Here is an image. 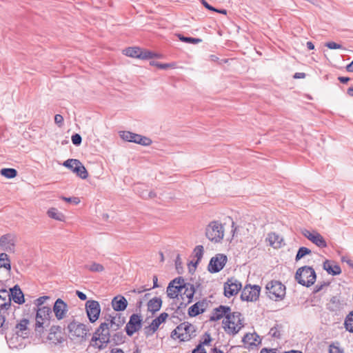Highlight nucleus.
<instances>
[{"label":"nucleus","mask_w":353,"mask_h":353,"mask_svg":"<svg viewBox=\"0 0 353 353\" xmlns=\"http://www.w3.org/2000/svg\"><path fill=\"white\" fill-rule=\"evenodd\" d=\"M114 332L111 330L108 322L104 321L95 330L91 340V345L99 350L105 348L111 341L112 333Z\"/></svg>","instance_id":"f257e3e1"},{"label":"nucleus","mask_w":353,"mask_h":353,"mask_svg":"<svg viewBox=\"0 0 353 353\" xmlns=\"http://www.w3.org/2000/svg\"><path fill=\"white\" fill-rule=\"evenodd\" d=\"M243 321L240 312H230L227 319L223 321L225 332L230 335L236 334L243 327Z\"/></svg>","instance_id":"f03ea898"},{"label":"nucleus","mask_w":353,"mask_h":353,"mask_svg":"<svg viewBox=\"0 0 353 353\" xmlns=\"http://www.w3.org/2000/svg\"><path fill=\"white\" fill-rule=\"evenodd\" d=\"M34 310L37 311L34 330L37 335L41 336L44 329L50 325L52 310L48 306L39 307Z\"/></svg>","instance_id":"7ed1b4c3"},{"label":"nucleus","mask_w":353,"mask_h":353,"mask_svg":"<svg viewBox=\"0 0 353 353\" xmlns=\"http://www.w3.org/2000/svg\"><path fill=\"white\" fill-rule=\"evenodd\" d=\"M316 274L314 270L310 266L299 268L295 274V280L303 286L310 287L316 281Z\"/></svg>","instance_id":"20e7f679"},{"label":"nucleus","mask_w":353,"mask_h":353,"mask_svg":"<svg viewBox=\"0 0 353 353\" xmlns=\"http://www.w3.org/2000/svg\"><path fill=\"white\" fill-rule=\"evenodd\" d=\"M67 330L68 336L71 339L79 341L85 340L87 334L90 331L86 325L74 320L68 323Z\"/></svg>","instance_id":"39448f33"},{"label":"nucleus","mask_w":353,"mask_h":353,"mask_svg":"<svg viewBox=\"0 0 353 353\" xmlns=\"http://www.w3.org/2000/svg\"><path fill=\"white\" fill-rule=\"evenodd\" d=\"M266 294L274 301H281L285 296V286L279 281H271L266 284Z\"/></svg>","instance_id":"423d86ee"},{"label":"nucleus","mask_w":353,"mask_h":353,"mask_svg":"<svg viewBox=\"0 0 353 353\" xmlns=\"http://www.w3.org/2000/svg\"><path fill=\"white\" fill-rule=\"evenodd\" d=\"M205 236L212 242L220 243L224 236V228L219 221H212L206 227Z\"/></svg>","instance_id":"0eeeda50"},{"label":"nucleus","mask_w":353,"mask_h":353,"mask_svg":"<svg viewBox=\"0 0 353 353\" xmlns=\"http://www.w3.org/2000/svg\"><path fill=\"white\" fill-rule=\"evenodd\" d=\"M194 330V327L190 323L184 322L174 329L171 333V337L179 339L181 341H188L191 338L190 332Z\"/></svg>","instance_id":"6e6552de"},{"label":"nucleus","mask_w":353,"mask_h":353,"mask_svg":"<svg viewBox=\"0 0 353 353\" xmlns=\"http://www.w3.org/2000/svg\"><path fill=\"white\" fill-rule=\"evenodd\" d=\"M102 319L110 326L112 331H117L125 321V317L117 312L110 314H103Z\"/></svg>","instance_id":"1a4fd4ad"},{"label":"nucleus","mask_w":353,"mask_h":353,"mask_svg":"<svg viewBox=\"0 0 353 353\" xmlns=\"http://www.w3.org/2000/svg\"><path fill=\"white\" fill-rule=\"evenodd\" d=\"M260 291L259 285H247L242 290L241 299L242 301H255L259 299Z\"/></svg>","instance_id":"9d476101"},{"label":"nucleus","mask_w":353,"mask_h":353,"mask_svg":"<svg viewBox=\"0 0 353 353\" xmlns=\"http://www.w3.org/2000/svg\"><path fill=\"white\" fill-rule=\"evenodd\" d=\"M85 310L90 323L96 322L101 313V307L98 301L88 300L85 303Z\"/></svg>","instance_id":"9b49d317"},{"label":"nucleus","mask_w":353,"mask_h":353,"mask_svg":"<svg viewBox=\"0 0 353 353\" xmlns=\"http://www.w3.org/2000/svg\"><path fill=\"white\" fill-rule=\"evenodd\" d=\"M227 256L223 254H217L212 257L208 265V271L211 273H216L221 271L227 263Z\"/></svg>","instance_id":"f8f14e48"},{"label":"nucleus","mask_w":353,"mask_h":353,"mask_svg":"<svg viewBox=\"0 0 353 353\" xmlns=\"http://www.w3.org/2000/svg\"><path fill=\"white\" fill-rule=\"evenodd\" d=\"M17 237L14 234L8 233L0 237V247L4 251L14 252Z\"/></svg>","instance_id":"ddd939ff"},{"label":"nucleus","mask_w":353,"mask_h":353,"mask_svg":"<svg viewBox=\"0 0 353 353\" xmlns=\"http://www.w3.org/2000/svg\"><path fill=\"white\" fill-rule=\"evenodd\" d=\"M141 316L137 314H133L125 325V332L128 336H131L141 328Z\"/></svg>","instance_id":"4468645a"},{"label":"nucleus","mask_w":353,"mask_h":353,"mask_svg":"<svg viewBox=\"0 0 353 353\" xmlns=\"http://www.w3.org/2000/svg\"><path fill=\"white\" fill-rule=\"evenodd\" d=\"M241 288V283L234 278H230L224 283V295L230 298L236 295Z\"/></svg>","instance_id":"2eb2a0df"},{"label":"nucleus","mask_w":353,"mask_h":353,"mask_svg":"<svg viewBox=\"0 0 353 353\" xmlns=\"http://www.w3.org/2000/svg\"><path fill=\"white\" fill-rule=\"evenodd\" d=\"M184 279L181 277L176 278L172 280L167 288V295L170 299H174L178 296L179 293L182 292V284Z\"/></svg>","instance_id":"dca6fc26"},{"label":"nucleus","mask_w":353,"mask_h":353,"mask_svg":"<svg viewBox=\"0 0 353 353\" xmlns=\"http://www.w3.org/2000/svg\"><path fill=\"white\" fill-rule=\"evenodd\" d=\"M303 235L314 244L319 248H326L327 243L323 236L316 231L310 232L307 230H304L302 232Z\"/></svg>","instance_id":"f3484780"},{"label":"nucleus","mask_w":353,"mask_h":353,"mask_svg":"<svg viewBox=\"0 0 353 353\" xmlns=\"http://www.w3.org/2000/svg\"><path fill=\"white\" fill-rule=\"evenodd\" d=\"M68 312L67 304L61 299L56 300L53 306V312L58 320L63 319Z\"/></svg>","instance_id":"a211bd4d"},{"label":"nucleus","mask_w":353,"mask_h":353,"mask_svg":"<svg viewBox=\"0 0 353 353\" xmlns=\"http://www.w3.org/2000/svg\"><path fill=\"white\" fill-rule=\"evenodd\" d=\"M231 312V309L229 306L220 305L218 307L214 309L212 314L210 318L211 321H216L225 317L227 319V316H229Z\"/></svg>","instance_id":"6ab92c4d"},{"label":"nucleus","mask_w":353,"mask_h":353,"mask_svg":"<svg viewBox=\"0 0 353 353\" xmlns=\"http://www.w3.org/2000/svg\"><path fill=\"white\" fill-rule=\"evenodd\" d=\"M9 292V297H10V301H13L18 304H22L25 302L24 295L18 285H14L10 288Z\"/></svg>","instance_id":"aec40b11"},{"label":"nucleus","mask_w":353,"mask_h":353,"mask_svg":"<svg viewBox=\"0 0 353 353\" xmlns=\"http://www.w3.org/2000/svg\"><path fill=\"white\" fill-rule=\"evenodd\" d=\"M208 305L207 302L203 300L201 301H198L188 309V314L190 316H196L200 314L203 313Z\"/></svg>","instance_id":"412c9836"},{"label":"nucleus","mask_w":353,"mask_h":353,"mask_svg":"<svg viewBox=\"0 0 353 353\" xmlns=\"http://www.w3.org/2000/svg\"><path fill=\"white\" fill-rule=\"evenodd\" d=\"M111 304L115 312H120L126 309L128 301L124 296L119 295L113 298Z\"/></svg>","instance_id":"4be33fe9"},{"label":"nucleus","mask_w":353,"mask_h":353,"mask_svg":"<svg viewBox=\"0 0 353 353\" xmlns=\"http://www.w3.org/2000/svg\"><path fill=\"white\" fill-rule=\"evenodd\" d=\"M48 339L53 343H61L63 338L61 337V328L59 326H52L48 336Z\"/></svg>","instance_id":"5701e85b"},{"label":"nucleus","mask_w":353,"mask_h":353,"mask_svg":"<svg viewBox=\"0 0 353 353\" xmlns=\"http://www.w3.org/2000/svg\"><path fill=\"white\" fill-rule=\"evenodd\" d=\"M343 303L341 301L339 296H332L327 304V309L331 312H338L343 308Z\"/></svg>","instance_id":"b1692460"},{"label":"nucleus","mask_w":353,"mask_h":353,"mask_svg":"<svg viewBox=\"0 0 353 353\" xmlns=\"http://www.w3.org/2000/svg\"><path fill=\"white\" fill-rule=\"evenodd\" d=\"M323 269L327 271L329 274L336 276L341 273V269L339 265L334 264L329 260H325L323 263Z\"/></svg>","instance_id":"393cba45"},{"label":"nucleus","mask_w":353,"mask_h":353,"mask_svg":"<svg viewBox=\"0 0 353 353\" xmlns=\"http://www.w3.org/2000/svg\"><path fill=\"white\" fill-rule=\"evenodd\" d=\"M182 290H184L183 294H181L182 299H184L183 296H185L186 298L188 299L187 303H191L195 292L194 285L190 283H185L184 281L182 284Z\"/></svg>","instance_id":"a878e982"},{"label":"nucleus","mask_w":353,"mask_h":353,"mask_svg":"<svg viewBox=\"0 0 353 353\" xmlns=\"http://www.w3.org/2000/svg\"><path fill=\"white\" fill-rule=\"evenodd\" d=\"M29 323V320L27 319H21L15 326L17 334L23 338L27 337L28 334V325Z\"/></svg>","instance_id":"bb28decb"},{"label":"nucleus","mask_w":353,"mask_h":353,"mask_svg":"<svg viewBox=\"0 0 353 353\" xmlns=\"http://www.w3.org/2000/svg\"><path fill=\"white\" fill-rule=\"evenodd\" d=\"M10 297L9 292L6 290H0V309H11Z\"/></svg>","instance_id":"cd10ccee"},{"label":"nucleus","mask_w":353,"mask_h":353,"mask_svg":"<svg viewBox=\"0 0 353 353\" xmlns=\"http://www.w3.org/2000/svg\"><path fill=\"white\" fill-rule=\"evenodd\" d=\"M161 299L160 297H154L148 302V310L154 314L161 309Z\"/></svg>","instance_id":"c85d7f7f"},{"label":"nucleus","mask_w":353,"mask_h":353,"mask_svg":"<svg viewBox=\"0 0 353 353\" xmlns=\"http://www.w3.org/2000/svg\"><path fill=\"white\" fill-rule=\"evenodd\" d=\"M212 339L210 334L208 333H205L204 334L203 340L199 343L196 348L193 350L192 353H207L203 346L209 345Z\"/></svg>","instance_id":"c756f323"},{"label":"nucleus","mask_w":353,"mask_h":353,"mask_svg":"<svg viewBox=\"0 0 353 353\" xmlns=\"http://www.w3.org/2000/svg\"><path fill=\"white\" fill-rule=\"evenodd\" d=\"M267 239L269 241L270 245L274 248H280L281 246L283 239L275 232L269 233Z\"/></svg>","instance_id":"7c9ffc66"},{"label":"nucleus","mask_w":353,"mask_h":353,"mask_svg":"<svg viewBox=\"0 0 353 353\" xmlns=\"http://www.w3.org/2000/svg\"><path fill=\"white\" fill-rule=\"evenodd\" d=\"M74 173L82 179H85L88 176V173L85 166L79 160L77 163L74 166Z\"/></svg>","instance_id":"2f4dec72"},{"label":"nucleus","mask_w":353,"mask_h":353,"mask_svg":"<svg viewBox=\"0 0 353 353\" xmlns=\"http://www.w3.org/2000/svg\"><path fill=\"white\" fill-rule=\"evenodd\" d=\"M259 338V336L256 333H253V334L248 333V334H246L243 337L242 341L244 343L248 344L250 346H252V345L256 346V342H258V343H261L260 341H258V340H257Z\"/></svg>","instance_id":"473e14b6"},{"label":"nucleus","mask_w":353,"mask_h":353,"mask_svg":"<svg viewBox=\"0 0 353 353\" xmlns=\"http://www.w3.org/2000/svg\"><path fill=\"white\" fill-rule=\"evenodd\" d=\"M47 214L50 218L57 221H63L65 219L64 214L55 208H50L47 212Z\"/></svg>","instance_id":"72a5a7b5"},{"label":"nucleus","mask_w":353,"mask_h":353,"mask_svg":"<svg viewBox=\"0 0 353 353\" xmlns=\"http://www.w3.org/2000/svg\"><path fill=\"white\" fill-rule=\"evenodd\" d=\"M3 268L10 271L11 270V263L8 255L6 253L0 254V268Z\"/></svg>","instance_id":"f704fd0d"},{"label":"nucleus","mask_w":353,"mask_h":353,"mask_svg":"<svg viewBox=\"0 0 353 353\" xmlns=\"http://www.w3.org/2000/svg\"><path fill=\"white\" fill-rule=\"evenodd\" d=\"M160 325L161 323H159L155 318L148 326L144 328L145 334L147 336L152 335L157 330Z\"/></svg>","instance_id":"c9c22d12"},{"label":"nucleus","mask_w":353,"mask_h":353,"mask_svg":"<svg viewBox=\"0 0 353 353\" xmlns=\"http://www.w3.org/2000/svg\"><path fill=\"white\" fill-rule=\"evenodd\" d=\"M139 135V134H138L132 133L128 131H123L121 134V137L126 141L137 143Z\"/></svg>","instance_id":"e433bc0d"},{"label":"nucleus","mask_w":353,"mask_h":353,"mask_svg":"<svg viewBox=\"0 0 353 353\" xmlns=\"http://www.w3.org/2000/svg\"><path fill=\"white\" fill-rule=\"evenodd\" d=\"M141 48L138 47H129L125 48L123 52L124 54L130 57L133 58H139L140 54Z\"/></svg>","instance_id":"4c0bfd02"},{"label":"nucleus","mask_w":353,"mask_h":353,"mask_svg":"<svg viewBox=\"0 0 353 353\" xmlns=\"http://www.w3.org/2000/svg\"><path fill=\"white\" fill-rule=\"evenodd\" d=\"M0 174L7 179H13L17 175V171L14 168H2Z\"/></svg>","instance_id":"58836bf2"},{"label":"nucleus","mask_w":353,"mask_h":353,"mask_svg":"<svg viewBox=\"0 0 353 353\" xmlns=\"http://www.w3.org/2000/svg\"><path fill=\"white\" fill-rule=\"evenodd\" d=\"M84 268L85 269L93 272H101L104 270V268L101 264L95 262H93L91 264L85 265Z\"/></svg>","instance_id":"ea45409f"},{"label":"nucleus","mask_w":353,"mask_h":353,"mask_svg":"<svg viewBox=\"0 0 353 353\" xmlns=\"http://www.w3.org/2000/svg\"><path fill=\"white\" fill-rule=\"evenodd\" d=\"M194 257L196 258V261L193 264L196 267V264L201 260L203 255V245H197L195 247L193 251Z\"/></svg>","instance_id":"a19ab883"},{"label":"nucleus","mask_w":353,"mask_h":353,"mask_svg":"<svg viewBox=\"0 0 353 353\" xmlns=\"http://www.w3.org/2000/svg\"><path fill=\"white\" fill-rule=\"evenodd\" d=\"M10 309H0V327L3 329H7V323H6V319L7 316L9 314L8 310Z\"/></svg>","instance_id":"79ce46f5"},{"label":"nucleus","mask_w":353,"mask_h":353,"mask_svg":"<svg viewBox=\"0 0 353 353\" xmlns=\"http://www.w3.org/2000/svg\"><path fill=\"white\" fill-rule=\"evenodd\" d=\"M344 325L347 331L353 333V311L346 316Z\"/></svg>","instance_id":"37998d69"},{"label":"nucleus","mask_w":353,"mask_h":353,"mask_svg":"<svg viewBox=\"0 0 353 353\" xmlns=\"http://www.w3.org/2000/svg\"><path fill=\"white\" fill-rule=\"evenodd\" d=\"M311 252H312V251L309 248H307L306 247H301L296 253V255L295 256V261H299L300 259L303 258L305 256L311 254Z\"/></svg>","instance_id":"c03bdc74"},{"label":"nucleus","mask_w":353,"mask_h":353,"mask_svg":"<svg viewBox=\"0 0 353 353\" xmlns=\"http://www.w3.org/2000/svg\"><path fill=\"white\" fill-rule=\"evenodd\" d=\"M154 57H159V55L149 50H143L141 49L139 54V59H150Z\"/></svg>","instance_id":"a18cd8bd"},{"label":"nucleus","mask_w":353,"mask_h":353,"mask_svg":"<svg viewBox=\"0 0 353 353\" xmlns=\"http://www.w3.org/2000/svg\"><path fill=\"white\" fill-rule=\"evenodd\" d=\"M111 339L116 344L121 343L124 341L123 334L121 332L114 331L112 333Z\"/></svg>","instance_id":"49530a36"},{"label":"nucleus","mask_w":353,"mask_h":353,"mask_svg":"<svg viewBox=\"0 0 353 353\" xmlns=\"http://www.w3.org/2000/svg\"><path fill=\"white\" fill-rule=\"evenodd\" d=\"M179 38L180 41H183L185 43H194V44L199 43L201 42V41H202L201 39L184 37L181 34L179 35Z\"/></svg>","instance_id":"de8ad7c7"},{"label":"nucleus","mask_w":353,"mask_h":353,"mask_svg":"<svg viewBox=\"0 0 353 353\" xmlns=\"http://www.w3.org/2000/svg\"><path fill=\"white\" fill-rule=\"evenodd\" d=\"M78 159H70L65 161L63 163V166L68 168L71 170L72 172L74 171V166L77 163Z\"/></svg>","instance_id":"09e8293b"},{"label":"nucleus","mask_w":353,"mask_h":353,"mask_svg":"<svg viewBox=\"0 0 353 353\" xmlns=\"http://www.w3.org/2000/svg\"><path fill=\"white\" fill-rule=\"evenodd\" d=\"M136 143H139L142 145H149L152 143V141L150 138L139 134Z\"/></svg>","instance_id":"8fccbe9b"},{"label":"nucleus","mask_w":353,"mask_h":353,"mask_svg":"<svg viewBox=\"0 0 353 353\" xmlns=\"http://www.w3.org/2000/svg\"><path fill=\"white\" fill-rule=\"evenodd\" d=\"M50 297L48 296H41L38 299H37L35 300V305H36V308H39V307H43L44 305L43 303L45 302L46 300L47 299H49Z\"/></svg>","instance_id":"3c124183"},{"label":"nucleus","mask_w":353,"mask_h":353,"mask_svg":"<svg viewBox=\"0 0 353 353\" xmlns=\"http://www.w3.org/2000/svg\"><path fill=\"white\" fill-rule=\"evenodd\" d=\"M325 46L331 50L343 49V47L341 44L336 43L334 41L327 42L325 44Z\"/></svg>","instance_id":"603ef678"},{"label":"nucleus","mask_w":353,"mask_h":353,"mask_svg":"<svg viewBox=\"0 0 353 353\" xmlns=\"http://www.w3.org/2000/svg\"><path fill=\"white\" fill-rule=\"evenodd\" d=\"M329 353H343V350L333 343L329 346Z\"/></svg>","instance_id":"864d4df0"},{"label":"nucleus","mask_w":353,"mask_h":353,"mask_svg":"<svg viewBox=\"0 0 353 353\" xmlns=\"http://www.w3.org/2000/svg\"><path fill=\"white\" fill-rule=\"evenodd\" d=\"M72 142L75 145H79L81 143L82 139L79 134H74L71 137Z\"/></svg>","instance_id":"5fc2aeb1"},{"label":"nucleus","mask_w":353,"mask_h":353,"mask_svg":"<svg viewBox=\"0 0 353 353\" xmlns=\"http://www.w3.org/2000/svg\"><path fill=\"white\" fill-rule=\"evenodd\" d=\"M62 199L66 202L73 203L74 204H78L80 203V199L78 197H65L63 196Z\"/></svg>","instance_id":"6e6d98bb"},{"label":"nucleus","mask_w":353,"mask_h":353,"mask_svg":"<svg viewBox=\"0 0 353 353\" xmlns=\"http://www.w3.org/2000/svg\"><path fill=\"white\" fill-rule=\"evenodd\" d=\"M270 334H271V336L274 338H279L281 336L280 332L276 327L270 329Z\"/></svg>","instance_id":"4d7b16f0"},{"label":"nucleus","mask_w":353,"mask_h":353,"mask_svg":"<svg viewBox=\"0 0 353 353\" xmlns=\"http://www.w3.org/2000/svg\"><path fill=\"white\" fill-rule=\"evenodd\" d=\"M54 122L57 123L59 126H61L63 123V117L61 114H56L54 116Z\"/></svg>","instance_id":"13d9d810"},{"label":"nucleus","mask_w":353,"mask_h":353,"mask_svg":"<svg viewBox=\"0 0 353 353\" xmlns=\"http://www.w3.org/2000/svg\"><path fill=\"white\" fill-rule=\"evenodd\" d=\"M168 316V314L166 312H163L156 319H157V321L161 324L166 320Z\"/></svg>","instance_id":"bf43d9fd"},{"label":"nucleus","mask_w":353,"mask_h":353,"mask_svg":"<svg viewBox=\"0 0 353 353\" xmlns=\"http://www.w3.org/2000/svg\"><path fill=\"white\" fill-rule=\"evenodd\" d=\"M202 4L204 6V7L205 8H207L208 10H212V11H214V10H216V8L212 7V6H210L207 1H205V0H202Z\"/></svg>","instance_id":"052dcab7"},{"label":"nucleus","mask_w":353,"mask_h":353,"mask_svg":"<svg viewBox=\"0 0 353 353\" xmlns=\"http://www.w3.org/2000/svg\"><path fill=\"white\" fill-rule=\"evenodd\" d=\"M76 294L82 301H85L87 299L86 294H84L83 292H81V291L77 290L76 291Z\"/></svg>","instance_id":"680f3d73"},{"label":"nucleus","mask_w":353,"mask_h":353,"mask_svg":"<svg viewBox=\"0 0 353 353\" xmlns=\"http://www.w3.org/2000/svg\"><path fill=\"white\" fill-rule=\"evenodd\" d=\"M170 66V65L168 63H157V67L160 69H162V70H166V69L169 68Z\"/></svg>","instance_id":"e2e57ef3"},{"label":"nucleus","mask_w":353,"mask_h":353,"mask_svg":"<svg viewBox=\"0 0 353 353\" xmlns=\"http://www.w3.org/2000/svg\"><path fill=\"white\" fill-rule=\"evenodd\" d=\"M152 280H153V287H152V288H159V285H158V277H157V275H154L153 278H152Z\"/></svg>","instance_id":"0e129e2a"},{"label":"nucleus","mask_w":353,"mask_h":353,"mask_svg":"<svg viewBox=\"0 0 353 353\" xmlns=\"http://www.w3.org/2000/svg\"><path fill=\"white\" fill-rule=\"evenodd\" d=\"M338 79L342 83H346L350 81V78L346 77H339Z\"/></svg>","instance_id":"69168bd1"},{"label":"nucleus","mask_w":353,"mask_h":353,"mask_svg":"<svg viewBox=\"0 0 353 353\" xmlns=\"http://www.w3.org/2000/svg\"><path fill=\"white\" fill-rule=\"evenodd\" d=\"M260 353H276L274 350L263 348Z\"/></svg>","instance_id":"338daca9"},{"label":"nucleus","mask_w":353,"mask_h":353,"mask_svg":"<svg viewBox=\"0 0 353 353\" xmlns=\"http://www.w3.org/2000/svg\"><path fill=\"white\" fill-rule=\"evenodd\" d=\"M346 70L348 72H353V61L346 66Z\"/></svg>","instance_id":"774afa93"}]
</instances>
